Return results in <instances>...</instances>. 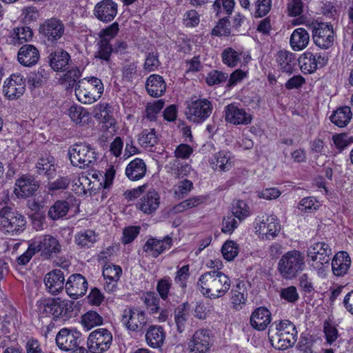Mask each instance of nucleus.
Returning a JSON list of instances; mask_svg holds the SVG:
<instances>
[{"label": "nucleus", "mask_w": 353, "mask_h": 353, "mask_svg": "<svg viewBox=\"0 0 353 353\" xmlns=\"http://www.w3.org/2000/svg\"><path fill=\"white\" fill-rule=\"evenodd\" d=\"M36 172L44 175L48 179H52L56 176L57 165L55 159L49 154L40 157L36 164Z\"/></svg>", "instance_id": "393cba45"}, {"label": "nucleus", "mask_w": 353, "mask_h": 353, "mask_svg": "<svg viewBox=\"0 0 353 353\" xmlns=\"http://www.w3.org/2000/svg\"><path fill=\"white\" fill-rule=\"evenodd\" d=\"M72 199L68 201L58 200L49 209L48 216L52 220H58L65 216L71 206Z\"/></svg>", "instance_id": "f704fd0d"}, {"label": "nucleus", "mask_w": 353, "mask_h": 353, "mask_svg": "<svg viewBox=\"0 0 353 353\" xmlns=\"http://www.w3.org/2000/svg\"><path fill=\"white\" fill-rule=\"evenodd\" d=\"M39 187V182L33 176L22 175L16 180L14 192L18 197H29L34 194Z\"/></svg>", "instance_id": "6ab92c4d"}, {"label": "nucleus", "mask_w": 353, "mask_h": 353, "mask_svg": "<svg viewBox=\"0 0 353 353\" xmlns=\"http://www.w3.org/2000/svg\"><path fill=\"white\" fill-rule=\"evenodd\" d=\"M83 84V87H86L87 90H90L92 93H97V96L99 98L103 92V84L100 79L97 77H90L88 79H83L79 80Z\"/></svg>", "instance_id": "09e8293b"}, {"label": "nucleus", "mask_w": 353, "mask_h": 353, "mask_svg": "<svg viewBox=\"0 0 353 353\" xmlns=\"http://www.w3.org/2000/svg\"><path fill=\"white\" fill-rule=\"evenodd\" d=\"M352 115L350 108L343 106L334 111L330 119L334 125L339 128H343L349 123Z\"/></svg>", "instance_id": "e433bc0d"}, {"label": "nucleus", "mask_w": 353, "mask_h": 353, "mask_svg": "<svg viewBox=\"0 0 353 353\" xmlns=\"http://www.w3.org/2000/svg\"><path fill=\"white\" fill-rule=\"evenodd\" d=\"M275 327L274 335L280 337H287L292 339H297L298 332L294 323L288 320L274 321L270 328Z\"/></svg>", "instance_id": "473e14b6"}, {"label": "nucleus", "mask_w": 353, "mask_h": 353, "mask_svg": "<svg viewBox=\"0 0 353 353\" xmlns=\"http://www.w3.org/2000/svg\"><path fill=\"white\" fill-rule=\"evenodd\" d=\"M112 335L105 328H99L92 332L88 339V347L92 353H103L111 346Z\"/></svg>", "instance_id": "0eeeda50"}, {"label": "nucleus", "mask_w": 353, "mask_h": 353, "mask_svg": "<svg viewBox=\"0 0 353 353\" xmlns=\"http://www.w3.org/2000/svg\"><path fill=\"white\" fill-rule=\"evenodd\" d=\"M65 286L68 296L77 299L86 293L88 285L83 276L80 274H74L70 276Z\"/></svg>", "instance_id": "a211bd4d"}, {"label": "nucleus", "mask_w": 353, "mask_h": 353, "mask_svg": "<svg viewBox=\"0 0 353 353\" xmlns=\"http://www.w3.org/2000/svg\"><path fill=\"white\" fill-rule=\"evenodd\" d=\"M313 338L309 334H301L296 348L303 353H312Z\"/></svg>", "instance_id": "774afa93"}, {"label": "nucleus", "mask_w": 353, "mask_h": 353, "mask_svg": "<svg viewBox=\"0 0 353 353\" xmlns=\"http://www.w3.org/2000/svg\"><path fill=\"white\" fill-rule=\"evenodd\" d=\"M230 21L228 17L220 19L217 24L212 30V34L214 36H229L231 34V29L229 28Z\"/></svg>", "instance_id": "5fc2aeb1"}, {"label": "nucleus", "mask_w": 353, "mask_h": 353, "mask_svg": "<svg viewBox=\"0 0 353 353\" xmlns=\"http://www.w3.org/2000/svg\"><path fill=\"white\" fill-rule=\"evenodd\" d=\"M72 181L74 182L75 185L77 183L75 180H72L71 176H61L55 181L49 182L47 187L50 191H58L66 190Z\"/></svg>", "instance_id": "8fccbe9b"}, {"label": "nucleus", "mask_w": 353, "mask_h": 353, "mask_svg": "<svg viewBox=\"0 0 353 353\" xmlns=\"http://www.w3.org/2000/svg\"><path fill=\"white\" fill-rule=\"evenodd\" d=\"M312 38L314 43L321 48L328 49L334 40L333 28L326 23H317L312 31Z\"/></svg>", "instance_id": "2eb2a0df"}, {"label": "nucleus", "mask_w": 353, "mask_h": 353, "mask_svg": "<svg viewBox=\"0 0 353 353\" xmlns=\"http://www.w3.org/2000/svg\"><path fill=\"white\" fill-rule=\"evenodd\" d=\"M81 76V70L77 66H70L66 72L61 78V83L64 85L67 88L77 86L79 79Z\"/></svg>", "instance_id": "37998d69"}, {"label": "nucleus", "mask_w": 353, "mask_h": 353, "mask_svg": "<svg viewBox=\"0 0 353 353\" xmlns=\"http://www.w3.org/2000/svg\"><path fill=\"white\" fill-rule=\"evenodd\" d=\"M310 41V35L307 31L299 28L295 29L290 37V46L294 50H301L305 48Z\"/></svg>", "instance_id": "72a5a7b5"}, {"label": "nucleus", "mask_w": 353, "mask_h": 353, "mask_svg": "<svg viewBox=\"0 0 353 353\" xmlns=\"http://www.w3.org/2000/svg\"><path fill=\"white\" fill-rule=\"evenodd\" d=\"M268 339L271 345L277 350H285L292 347L297 339H292L287 337H280L273 334V329L270 328L268 332Z\"/></svg>", "instance_id": "79ce46f5"}, {"label": "nucleus", "mask_w": 353, "mask_h": 353, "mask_svg": "<svg viewBox=\"0 0 353 353\" xmlns=\"http://www.w3.org/2000/svg\"><path fill=\"white\" fill-rule=\"evenodd\" d=\"M117 4L112 0H103L96 4L94 14L104 23L112 21L117 14Z\"/></svg>", "instance_id": "aec40b11"}, {"label": "nucleus", "mask_w": 353, "mask_h": 353, "mask_svg": "<svg viewBox=\"0 0 353 353\" xmlns=\"http://www.w3.org/2000/svg\"><path fill=\"white\" fill-rule=\"evenodd\" d=\"M160 299L154 292H148L143 299V302L151 313H157L159 311Z\"/></svg>", "instance_id": "4d7b16f0"}, {"label": "nucleus", "mask_w": 353, "mask_h": 353, "mask_svg": "<svg viewBox=\"0 0 353 353\" xmlns=\"http://www.w3.org/2000/svg\"><path fill=\"white\" fill-rule=\"evenodd\" d=\"M39 34L50 43H55L61 38L65 32L64 25L60 19L50 18L39 26Z\"/></svg>", "instance_id": "9b49d317"}, {"label": "nucleus", "mask_w": 353, "mask_h": 353, "mask_svg": "<svg viewBox=\"0 0 353 353\" xmlns=\"http://www.w3.org/2000/svg\"><path fill=\"white\" fill-rule=\"evenodd\" d=\"M145 88L151 97L158 98L165 93L166 84L161 76L154 74L147 79Z\"/></svg>", "instance_id": "cd10ccee"}, {"label": "nucleus", "mask_w": 353, "mask_h": 353, "mask_svg": "<svg viewBox=\"0 0 353 353\" xmlns=\"http://www.w3.org/2000/svg\"><path fill=\"white\" fill-rule=\"evenodd\" d=\"M94 118L100 122L106 124V126H112L114 124V119L111 115L110 107L108 103L98 104L94 110Z\"/></svg>", "instance_id": "ea45409f"}, {"label": "nucleus", "mask_w": 353, "mask_h": 353, "mask_svg": "<svg viewBox=\"0 0 353 353\" xmlns=\"http://www.w3.org/2000/svg\"><path fill=\"white\" fill-rule=\"evenodd\" d=\"M33 37V32L30 27L20 26L13 29L10 33V39L14 45H21L30 41Z\"/></svg>", "instance_id": "4c0bfd02"}, {"label": "nucleus", "mask_w": 353, "mask_h": 353, "mask_svg": "<svg viewBox=\"0 0 353 353\" xmlns=\"http://www.w3.org/2000/svg\"><path fill=\"white\" fill-rule=\"evenodd\" d=\"M119 250V244H114L108 247L105 250L101 251L98 255L99 262L107 263L106 262L112 261L113 258L117 254Z\"/></svg>", "instance_id": "69168bd1"}, {"label": "nucleus", "mask_w": 353, "mask_h": 353, "mask_svg": "<svg viewBox=\"0 0 353 353\" xmlns=\"http://www.w3.org/2000/svg\"><path fill=\"white\" fill-rule=\"evenodd\" d=\"M72 305V301L60 298H45L37 302L39 312L52 314L55 321L58 319L66 321L70 319L73 312Z\"/></svg>", "instance_id": "f03ea898"}, {"label": "nucleus", "mask_w": 353, "mask_h": 353, "mask_svg": "<svg viewBox=\"0 0 353 353\" xmlns=\"http://www.w3.org/2000/svg\"><path fill=\"white\" fill-rule=\"evenodd\" d=\"M319 208V204L314 197L303 198L299 203V209L304 212H312Z\"/></svg>", "instance_id": "e2e57ef3"}, {"label": "nucleus", "mask_w": 353, "mask_h": 353, "mask_svg": "<svg viewBox=\"0 0 353 353\" xmlns=\"http://www.w3.org/2000/svg\"><path fill=\"white\" fill-rule=\"evenodd\" d=\"M305 268V257L297 250L283 254L278 263V271L285 279H294Z\"/></svg>", "instance_id": "7ed1b4c3"}, {"label": "nucleus", "mask_w": 353, "mask_h": 353, "mask_svg": "<svg viewBox=\"0 0 353 353\" xmlns=\"http://www.w3.org/2000/svg\"><path fill=\"white\" fill-rule=\"evenodd\" d=\"M225 121L227 123L239 125H247L252 123V115L240 108L236 103H230L224 108Z\"/></svg>", "instance_id": "dca6fc26"}, {"label": "nucleus", "mask_w": 353, "mask_h": 353, "mask_svg": "<svg viewBox=\"0 0 353 353\" xmlns=\"http://www.w3.org/2000/svg\"><path fill=\"white\" fill-rule=\"evenodd\" d=\"M213 344L212 332L208 329L196 330L188 342L191 353H208Z\"/></svg>", "instance_id": "9d476101"}, {"label": "nucleus", "mask_w": 353, "mask_h": 353, "mask_svg": "<svg viewBox=\"0 0 353 353\" xmlns=\"http://www.w3.org/2000/svg\"><path fill=\"white\" fill-rule=\"evenodd\" d=\"M228 78V74L214 70L208 74L205 81L208 85H214L226 81Z\"/></svg>", "instance_id": "680f3d73"}, {"label": "nucleus", "mask_w": 353, "mask_h": 353, "mask_svg": "<svg viewBox=\"0 0 353 353\" xmlns=\"http://www.w3.org/2000/svg\"><path fill=\"white\" fill-rule=\"evenodd\" d=\"M71 164L81 169L92 167L97 161V154L90 145L77 143L68 149Z\"/></svg>", "instance_id": "423d86ee"}, {"label": "nucleus", "mask_w": 353, "mask_h": 353, "mask_svg": "<svg viewBox=\"0 0 353 353\" xmlns=\"http://www.w3.org/2000/svg\"><path fill=\"white\" fill-rule=\"evenodd\" d=\"M351 265L350 257L346 252H339L332 261V270L336 276H343Z\"/></svg>", "instance_id": "bb28decb"}, {"label": "nucleus", "mask_w": 353, "mask_h": 353, "mask_svg": "<svg viewBox=\"0 0 353 353\" xmlns=\"http://www.w3.org/2000/svg\"><path fill=\"white\" fill-rule=\"evenodd\" d=\"M332 254L329 244H314L307 250V257L314 263L312 265L319 270L329 264Z\"/></svg>", "instance_id": "f3484780"}, {"label": "nucleus", "mask_w": 353, "mask_h": 353, "mask_svg": "<svg viewBox=\"0 0 353 353\" xmlns=\"http://www.w3.org/2000/svg\"><path fill=\"white\" fill-rule=\"evenodd\" d=\"M82 323L85 327L90 329L103 323V318L95 311H88L82 316Z\"/></svg>", "instance_id": "603ef678"}, {"label": "nucleus", "mask_w": 353, "mask_h": 353, "mask_svg": "<svg viewBox=\"0 0 353 353\" xmlns=\"http://www.w3.org/2000/svg\"><path fill=\"white\" fill-rule=\"evenodd\" d=\"M197 286L205 296L216 299L223 296L229 290L230 279L222 272L212 270L199 277Z\"/></svg>", "instance_id": "f257e3e1"}, {"label": "nucleus", "mask_w": 353, "mask_h": 353, "mask_svg": "<svg viewBox=\"0 0 353 353\" xmlns=\"http://www.w3.org/2000/svg\"><path fill=\"white\" fill-rule=\"evenodd\" d=\"M223 63L228 67L234 68L240 61L239 54L233 48H228L221 54Z\"/></svg>", "instance_id": "3c124183"}, {"label": "nucleus", "mask_w": 353, "mask_h": 353, "mask_svg": "<svg viewBox=\"0 0 353 353\" xmlns=\"http://www.w3.org/2000/svg\"><path fill=\"white\" fill-rule=\"evenodd\" d=\"M209 162L214 170H229L232 166L231 153L226 151L219 152L212 157Z\"/></svg>", "instance_id": "7c9ffc66"}, {"label": "nucleus", "mask_w": 353, "mask_h": 353, "mask_svg": "<svg viewBox=\"0 0 353 353\" xmlns=\"http://www.w3.org/2000/svg\"><path fill=\"white\" fill-rule=\"evenodd\" d=\"M160 196L154 190H150L145 193L137 203L138 208L143 213L150 214L154 213L159 207Z\"/></svg>", "instance_id": "b1692460"}, {"label": "nucleus", "mask_w": 353, "mask_h": 353, "mask_svg": "<svg viewBox=\"0 0 353 353\" xmlns=\"http://www.w3.org/2000/svg\"><path fill=\"white\" fill-rule=\"evenodd\" d=\"M231 303L234 310L239 311L242 309L247 301V293H245V289L243 291L237 290H232Z\"/></svg>", "instance_id": "13d9d810"}, {"label": "nucleus", "mask_w": 353, "mask_h": 353, "mask_svg": "<svg viewBox=\"0 0 353 353\" xmlns=\"http://www.w3.org/2000/svg\"><path fill=\"white\" fill-rule=\"evenodd\" d=\"M165 339V332L159 325L150 326L145 334L147 343L153 348L160 347L163 344Z\"/></svg>", "instance_id": "2f4dec72"}, {"label": "nucleus", "mask_w": 353, "mask_h": 353, "mask_svg": "<svg viewBox=\"0 0 353 353\" xmlns=\"http://www.w3.org/2000/svg\"><path fill=\"white\" fill-rule=\"evenodd\" d=\"M232 214L241 221L250 216V208L243 200H234L232 203Z\"/></svg>", "instance_id": "49530a36"}, {"label": "nucleus", "mask_w": 353, "mask_h": 353, "mask_svg": "<svg viewBox=\"0 0 353 353\" xmlns=\"http://www.w3.org/2000/svg\"><path fill=\"white\" fill-rule=\"evenodd\" d=\"M122 322L128 330L133 332L142 331L147 325L144 311L134 306L128 307L123 311Z\"/></svg>", "instance_id": "6e6552de"}, {"label": "nucleus", "mask_w": 353, "mask_h": 353, "mask_svg": "<svg viewBox=\"0 0 353 353\" xmlns=\"http://www.w3.org/2000/svg\"><path fill=\"white\" fill-rule=\"evenodd\" d=\"M323 333L326 342L329 345H332L339 337L336 326L327 321L323 324Z\"/></svg>", "instance_id": "052dcab7"}, {"label": "nucleus", "mask_w": 353, "mask_h": 353, "mask_svg": "<svg viewBox=\"0 0 353 353\" xmlns=\"http://www.w3.org/2000/svg\"><path fill=\"white\" fill-rule=\"evenodd\" d=\"M171 286L172 281L170 277H164L158 281L157 290L163 300L168 299Z\"/></svg>", "instance_id": "338daca9"}, {"label": "nucleus", "mask_w": 353, "mask_h": 353, "mask_svg": "<svg viewBox=\"0 0 353 353\" xmlns=\"http://www.w3.org/2000/svg\"><path fill=\"white\" fill-rule=\"evenodd\" d=\"M40 55L39 50L33 45L26 44L22 46L17 54L19 62L26 67H31L35 65Z\"/></svg>", "instance_id": "a878e982"}, {"label": "nucleus", "mask_w": 353, "mask_h": 353, "mask_svg": "<svg viewBox=\"0 0 353 353\" xmlns=\"http://www.w3.org/2000/svg\"><path fill=\"white\" fill-rule=\"evenodd\" d=\"M122 274V269L119 265L105 263L103 269V275L105 279L110 281L117 282Z\"/></svg>", "instance_id": "864d4df0"}, {"label": "nucleus", "mask_w": 353, "mask_h": 353, "mask_svg": "<svg viewBox=\"0 0 353 353\" xmlns=\"http://www.w3.org/2000/svg\"><path fill=\"white\" fill-rule=\"evenodd\" d=\"M37 252L41 251V256L45 259L57 256L61 250V244H37Z\"/></svg>", "instance_id": "de8ad7c7"}, {"label": "nucleus", "mask_w": 353, "mask_h": 353, "mask_svg": "<svg viewBox=\"0 0 353 353\" xmlns=\"http://www.w3.org/2000/svg\"><path fill=\"white\" fill-rule=\"evenodd\" d=\"M97 93H92L90 90L83 87V84L79 81L75 87V95L77 99L82 103L91 104L97 101L100 98L97 96Z\"/></svg>", "instance_id": "a19ab883"}, {"label": "nucleus", "mask_w": 353, "mask_h": 353, "mask_svg": "<svg viewBox=\"0 0 353 353\" xmlns=\"http://www.w3.org/2000/svg\"><path fill=\"white\" fill-rule=\"evenodd\" d=\"M256 223V232L261 236L262 241H271L280 232L281 225L275 215L263 216Z\"/></svg>", "instance_id": "f8f14e48"}, {"label": "nucleus", "mask_w": 353, "mask_h": 353, "mask_svg": "<svg viewBox=\"0 0 353 353\" xmlns=\"http://www.w3.org/2000/svg\"><path fill=\"white\" fill-rule=\"evenodd\" d=\"M234 6V0H221V3L219 0H216L212 7L214 12H216V16L219 17L221 12V7L225 11V13L229 15L232 14Z\"/></svg>", "instance_id": "bf43d9fd"}, {"label": "nucleus", "mask_w": 353, "mask_h": 353, "mask_svg": "<svg viewBox=\"0 0 353 353\" xmlns=\"http://www.w3.org/2000/svg\"><path fill=\"white\" fill-rule=\"evenodd\" d=\"M146 171L147 166L144 161L140 158H135L127 165L125 175L131 181H138L145 175Z\"/></svg>", "instance_id": "c756f323"}, {"label": "nucleus", "mask_w": 353, "mask_h": 353, "mask_svg": "<svg viewBox=\"0 0 353 353\" xmlns=\"http://www.w3.org/2000/svg\"><path fill=\"white\" fill-rule=\"evenodd\" d=\"M185 116L189 121L194 123H203L212 114L213 105L205 98L192 96L185 102Z\"/></svg>", "instance_id": "20e7f679"}, {"label": "nucleus", "mask_w": 353, "mask_h": 353, "mask_svg": "<svg viewBox=\"0 0 353 353\" xmlns=\"http://www.w3.org/2000/svg\"><path fill=\"white\" fill-rule=\"evenodd\" d=\"M43 281L48 292L57 294L63 289L64 274L61 270H52L46 274Z\"/></svg>", "instance_id": "4be33fe9"}, {"label": "nucleus", "mask_w": 353, "mask_h": 353, "mask_svg": "<svg viewBox=\"0 0 353 353\" xmlns=\"http://www.w3.org/2000/svg\"><path fill=\"white\" fill-rule=\"evenodd\" d=\"M157 141L158 137L154 128L143 130L138 138L139 143L145 148L153 147Z\"/></svg>", "instance_id": "a18cd8bd"}, {"label": "nucleus", "mask_w": 353, "mask_h": 353, "mask_svg": "<svg viewBox=\"0 0 353 353\" xmlns=\"http://www.w3.org/2000/svg\"><path fill=\"white\" fill-rule=\"evenodd\" d=\"M56 344L62 351L68 352L78 347L83 342L81 333L76 329L62 328L56 335Z\"/></svg>", "instance_id": "1a4fd4ad"}, {"label": "nucleus", "mask_w": 353, "mask_h": 353, "mask_svg": "<svg viewBox=\"0 0 353 353\" xmlns=\"http://www.w3.org/2000/svg\"><path fill=\"white\" fill-rule=\"evenodd\" d=\"M69 116L76 124L83 125L89 120L88 112L81 106L73 105L69 108Z\"/></svg>", "instance_id": "c03bdc74"}, {"label": "nucleus", "mask_w": 353, "mask_h": 353, "mask_svg": "<svg viewBox=\"0 0 353 353\" xmlns=\"http://www.w3.org/2000/svg\"><path fill=\"white\" fill-rule=\"evenodd\" d=\"M163 106L164 101L162 99L148 103L145 108V117L150 121H155L157 115L163 109Z\"/></svg>", "instance_id": "6e6d98bb"}, {"label": "nucleus", "mask_w": 353, "mask_h": 353, "mask_svg": "<svg viewBox=\"0 0 353 353\" xmlns=\"http://www.w3.org/2000/svg\"><path fill=\"white\" fill-rule=\"evenodd\" d=\"M276 61L283 72L292 74L296 65L295 54L285 50H279L276 55Z\"/></svg>", "instance_id": "c85d7f7f"}, {"label": "nucleus", "mask_w": 353, "mask_h": 353, "mask_svg": "<svg viewBox=\"0 0 353 353\" xmlns=\"http://www.w3.org/2000/svg\"><path fill=\"white\" fill-rule=\"evenodd\" d=\"M50 68L55 72L66 71L70 68L71 57L69 53L63 50H57L48 56Z\"/></svg>", "instance_id": "5701e85b"}, {"label": "nucleus", "mask_w": 353, "mask_h": 353, "mask_svg": "<svg viewBox=\"0 0 353 353\" xmlns=\"http://www.w3.org/2000/svg\"><path fill=\"white\" fill-rule=\"evenodd\" d=\"M301 71L304 74H312L319 68H323L327 63V59L320 53L306 51L298 59Z\"/></svg>", "instance_id": "ddd939ff"}, {"label": "nucleus", "mask_w": 353, "mask_h": 353, "mask_svg": "<svg viewBox=\"0 0 353 353\" xmlns=\"http://www.w3.org/2000/svg\"><path fill=\"white\" fill-rule=\"evenodd\" d=\"M25 90V79L21 74H14L4 81L3 92L9 100L19 99L23 94Z\"/></svg>", "instance_id": "4468645a"}, {"label": "nucleus", "mask_w": 353, "mask_h": 353, "mask_svg": "<svg viewBox=\"0 0 353 353\" xmlns=\"http://www.w3.org/2000/svg\"><path fill=\"white\" fill-rule=\"evenodd\" d=\"M272 321L271 312L264 306L256 307L250 317V324L258 331L265 330Z\"/></svg>", "instance_id": "412c9836"}, {"label": "nucleus", "mask_w": 353, "mask_h": 353, "mask_svg": "<svg viewBox=\"0 0 353 353\" xmlns=\"http://www.w3.org/2000/svg\"><path fill=\"white\" fill-rule=\"evenodd\" d=\"M97 50L94 52V57L105 62H109L111 55L114 52L113 47L110 42L105 39H99L96 43Z\"/></svg>", "instance_id": "58836bf2"}, {"label": "nucleus", "mask_w": 353, "mask_h": 353, "mask_svg": "<svg viewBox=\"0 0 353 353\" xmlns=\"http://www.w3.org/2000/svg\"><path fill=\"white\" fill-rule=\"evenodd\" d=\"M190 304L188 302L179 305L174 310V321L179 333L185 330L186 322L190 316Z\"/></svg>", "instance_id": "c9c22d12"}, {"label": "nucleus", "mask_w": 353, "mask_h": 353, "mask_svg": "<svg viewBox=\"0 0 353 353\" xmlns=\"http://www.w3.org/2000/svg\"><path fill=\"white\" fill-rule=\"evenodd\" d=\"M280 297L289 303H294L299 300V295L296 288L291 285L281 290Z\"/></svg>", "instance_id": "0e129e2a"}, {"label": "nucleus", "mask_w": 353, "mask_h": 353, "mask_svg": "<svg viewBox=\"0 0 353 353\" xmlns=\"http://www.w3.org/2000/svg\"><path fill=\"white\" fill-rule=\"evenodd\" d=\"M26 223L25 217L9 206L0 210V229L9 236H14L22 232Z\"/></svg>", "instance_id": "39448f33"}]
</instances>
